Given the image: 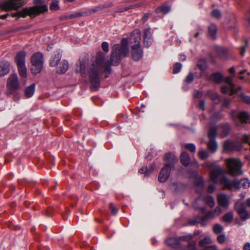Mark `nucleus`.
<instances>
[{
    "label": "nucleus",
    "instance_id": "nucleus-13",
    "mask_svg": "<svg viewBox=\"0 0 250 250\" xmlns=\"http://www.w3.org/2000/svg\"><path fill=\"white\" fill-rule=\"evenodd\" d=\"M143 52L141 45H133L131 47V55L132 59L135 61H138L143 57Z\"/></svg>",
    "mask_w": 250,
    "mask_h": 250
},
{
    "label": "nucleus",
    "instance_id": "nucleus-50",
    "mask_svg": "<svg viewBox=\"0 0 250 250\" xmlns=\"http://www.w3.org/2000/svg\"><path fill=\"white\" fill-rule=\"evenodd\" d=\"M159 10L164 14H167L170 11V7L168 6H163L159 8Z\"/></svg>",
    "mask_w": 250,
    "mask_h": 250
},
{
    "label": "nucleus",
    "instance_id": "nucleus-32",
    "mask_svg": "<svg viewBox=\"0 0 250 250\" xmlns=\"http://www.w3.org/2000/svg\"><path fill=\"white\" fill-rule=\"evenodd\" d=\"M211 240L208 237H206L203 239L201 240L199 243V245L201 249L205 248L208 247V245L211 243Z\"/></svg>",
    "mask_w": 250,
    "mask_h": 250
},
{
    "label": "nucleus",
    "instance_id": "nucleus-29",
    "mask_svg": "<svg viewBox=\"0 0 250 250\" xmlns=\"http://www.w3.org/2000/svg\"><path fill=\"white\" fill-rule=\"evenodd\" d=\"M167 245L170 247H175L180 245L178 238H169L166 240Z\"/></svg>",
    "mask_w": 250,
    "mask_h": 250
},
{
    "label": "nucleus",
    "instance_id": "nucleus-25",
    "mask_svg": "<svg viewBox=\"0 0 250 250\" xmlns=\"http://www.w3.org/2000/svg\"><path fill=\"white\" fill-rule=\"evenodd\" d=\"M180 161L183 165H188L190 163V157L188 154L187 152H183L180 156Z\"/></svg>",
    "mask_w": 250,
    "mask_h": 250
},
{
    "label": "nucleus",
    "instance_id": "nucleus-31",
    "mask_svg": "<svg viewBox=\"0 0 250 250\" xmlns=\"http://www.w3.org/2000/svg\"><path fill=\"white\" fill-rule=\"evenodd\" d=\"M233 213L229 212L223 215L222 217V220L226 223H230L233 220Z\"/></svg>",
    "mask_w": 250,
    "mask_h": 250
},
{
    "label": "nucleus",
    "instance_id": "nucleus-18",
    "mask_svg": "<svg viewBox=\"0 0 250 250\" xmlns=\"http://www.w3.org/2000/svg\"><path fill=\"white\" fill-rule=\"evenodd\" d=\"M204 182L203 177L201 176L197 177L195 180V188L197 192L201 193L204 188Z\"/></svg>",
    "mask_w": 250,
    "mask_h": 250
},
{
    "label": "nucleus",
    "instance_id": "nucleus-7",
    "mask_svg": "<svg viewBox=\"0 0 250 250\" xmlns=\"http://www.w3.org/2000/svg\"><path fill=\"white\" fill-rule=\"evenodd\" d=\"M48 10L46 5H41L26 8L22 11L17 12L18 18L25 17L26 15H37L41 13H43Z\"/></svg>",
    "mask_w": 250,
    "mask_h": 250
},
{
    "label": "nucleus",
    "instance_id": "nucleus-11",
    "mask_svg": "<svg viewBox=\"0 0 250 250\" xmlns=\"http://www.w3.org/2000/svg\"><path fill=\"white\" fill-rule=\"evenodd\" d=\"M7 87L11 91L16 90L20 87L19 78L16 74H11L7 79Z\"/></svg>",
    "mask_w": 250,
    "mask_h": 250
},
{
    "label": "nucleus",
    "instance_id": "nucleus-48",
    "mask_svg": "<svg viewBox=\"0 0 250 250\" xmlns=\"http://www.w3.org/2000/svg\"><path fill=\"white\" fill-rule=\"evenodd\" d=\"M194 76L192 73H189L186 77L185 82L187 83H190L193 80Z\"/></svg>",
    "mask_w": 250,
    "mask_h": 250
},
{
    "label": "nucleus",
    "instance_id": "nucleus-64",
    "mask_svg": "<svg viewBox=\"0 0 250 250\" xmlns=\"http://www.w3.org/2000/svg\"><path fill=\"white\" fill-rule=\"evenodd\" d=\"M202 250H217L216 247L215 246H208L205 248L201 249Z\"/></svg>",
    "mask_w": 250,
    "mask_h": 250
},
{
    "label": "nucleus",
    "instance_id": "nucleus-61",
    "mask_svg": "<svg viewBox=\"0 0 250 250\" xmlns=\"http://www.w3.org/2000/svg\"><path fill=\"white\" fill-rule=\"evenodd\" d=\"M213 211L216 216H219L222 213V210L219 207H216Z\"/></svg>",
    "mask_w": 250,
    "mask_h": 250
},
{
    "label": "nucleus",
    "instance_id": "nucleus-23",
    "mask_svg": "<svg viewBox=\"0 0 250 250\" xmlns=\"http://www.w3.org/2000/svg\"><path fill=\"white\" fill-rule=\"evenodd\" d=\"M207 146L208 150L212 153L215 152L218 148V144L215 139L209 140Z\"/></svg>",
    "mask_w": 250,
    "mask_h": 250
},
{
    "label": "nucleus",
    "instance_id": "nucleus-39",
    "mask_svg": "<svg viewBox=\"0 0 250 250\" xmlns=\"http://www.w3.org/2000/svg\"><path fill=\"white\" fill-rule=\"evenodd\" d=\"M223 230V227L219 224L214 225L213 228V230L216 234L220 233Z\"/></svg>",
    "mask_w": 250,
    "mask_h": 250
},
{
    "label": "nucleus",
    "instance_id": "nucleus-36",
    "mask_svg": "<svg viewBox=\"0 0 250 250\" xmlns=\"http://www.w3.org/2000/svg\"><path fill=\"white\" fill-rule=\"evenodd\" d=\"M192 239V235L190 234L182 236H180L178 238V239L179 240L180 245L181 244L182 242H189Z\"/></svg>",
    "mask_w": 250,
    "mask_h": 250
},
{
    "label": "nucleus",
    "instance_id": "nucleus-35",
    "mask_svg": "<svg viewBox=\"0 0 250 250\" xmlns=\"http://www.w3.org/2000/svg\"><path fill=\"white\" fill-rule=\"evenodd\" d=\"M217 130L215 126H211L209 128L208 136L209 140L215 139L216 135Z\"/></svg>",
    "mask_w": 250,
    "mask_h": 250
},
{
    "label": "nucleus",
    "instance_id": "nucleus-15",
    "mask_svg": "<svg viewBox=\"0 0 250 250\" xmlns=\"http://www.w3.org/2000/svg\"><path fill=\"white\" fill-rule=\"evenodd\" d=\"M26 53L24 51L19 52L15 57V62L17 66L25 65V57Z\"/></svg>",
    "mask_w": 250,
    "mask_h": 250
},
{
    "label": "nucleus",
    "instance_id": "nucleus-34",
    "mask_svg": "<svg viewBox=\"0 0 250 250\" xmlns=\"http://www.w3.org/2000/svg\"><path fill=\"white\" fill-rule=\"evenodd\" d=\"M197 66L202 72H204L207 68V62L204 59H201L197 64Z\"/></svg>",
    "mask_w": 250,
    "mask_h": 250
},
{
    "label": "nucleus",
    "instance_id": "nucleus-16",
    "mask_svg": "<svg viewBox=\"0 0 250 250\" xmlns=\"http://www.w3.org/2000/svg\"><path fill=\"white\" fill-rule=\"evenodd\" d=\"M10 65L8 62L2 61L0 62V77H3L10 72Z\"/></svg>",
    "mask_w": 250,
    "mask_h": 250
},
{
    "label": "nucleus",
    "instance_id": "nucleus-26",
    "mask_svg": "<svg viewBox=\"0 0 250 250\" xmlns=\"http://www.w3.org/2000/svg\"><path fill=\"white\" fill-rule=\"evenodd\" d=\"M35 85L33 84L27 87L25 90L24 95L26 98H30L33 96L35 92Z\"/></svg>",
    "mask_w": 250,
    "mask_h": 250
},
{
    "label": "nucleus",
    "instance_id": "nucleus-57",
    "mask_svg": "<svg viewBox=\"0 0 250 250\" xmlns=\"http://www.w3.org/2000/svg\"><path fill=\"white\" fill-rule=\"evenodd\" d=\"M205 102L204 101L200 100L198 104V107L204 110L205 109Z\"/></svg>",
    "mask_w": 250,
    "mask_h": 250
},
{
    "label": "nucleus",
    "instance_id": "nucleus-52",
    "mask_svg": "<svg viewBox=\"0 0 250 250\" xmlns=\"http://www.w3.org/2000/svg\"><path fill=\"white\" fill-rule=\"evenodd\" d=\"M242 100L246 103L250 104V97L242 94L241 96Z\"/></svg>",
    "mask_w": 250,
    "mask_h": 250
},
{
    "label": "nucleus",
    "instance_id": "nucleus-30",
    "mask_svg": "<svg viewBox=\"0 0 250 250\" xmlns=\"http://www.w3.org/2000/svg\"><path fill=\"white\" fill-rule=\"evenodd\" d=\"M210 80L213 82L219 83L223 80V77L220 73H215L210 76Z\"/></svg>",
    "mask_w": 250,
    "mask_h": 250
},
{
    "label": "nucleus",
    "instance_id": "nucleus-1",
    "mask_svg": "<svg viewBox=\"0 0 250 250\" xmlns=\"http://www.w3.org/2000/svg\"><path fill=\"white\" fill-rule=\"evenodd\" d=\"M110 71L109 62L105 60L103 53L98 52L96 62L90 66L89 70L90 82L93 90H97L100 85L99 73L102 71L109 73Z\"/></svg>",
    "mask_w": 250,
    "mask_h": 250
},
{
    "label": "nucleus",
    "instance_id": "nucleus-8",
    "mask_svg": "<svg viewBox=\"0 0 250 250\" xmlns=\"http://www.w3.org/2000/svg\"><path fill=\"white\" fill-rule=\"evenodd\" d=\"M25 0H7L2 2H0V9L5 11L17 10L20 7L25 4Z\"/></svg>",
    "mask_w": 250,
    "mask_h": 250
},
{
    "label": "nucleus",
    "instance_id": "nucleus-45",
    "mask_svg": "<svg viewBox=\"0 0 250 250\" xmlns=\"http://www.w3.org/2000/svg\"><path fill=\"white\" fill-rule=\"evenodd\" d=\"M211 15L216 19H219L221 17V13L218 9H214L211 12Z\"/></svg>",
    "mask_w": 250,
    "mask_h": 250
},
{
    "label": "nucleus",
    "instance_id": "nucleus-12",
    "mask_svg": "<svg viewBox=\"0 0 250 250\" xmlns=\"http://www.w3.org/2000/svg\"><path fill=\"white\" fill-rule=\"evenodd\" d=\"M243 203L241 201H237L235 204L234 208L237 211L240 217L243 220H246L250 218V215L247 209L243 208Z\"/></svg>",
    "mask_w": 250,
    "mask_h": 250
},
{
    "label": "nucleus",
    "instance_id": "nucleus-24",
    "mask_svg": "<svg viewBox=\"0 0 250 250\" xmlns=\"http://www.w3.org/2000/svg\"><path fill=\"white\" fill-rule=\"evenodd\" d=\"M134 36L132 37V40L134 41L135 43L134 45H140V41L141 40V31L136 29L134 31Z\"/></svg>",
    "mask_w": 250,
    "mask_h": 250
},
{
    "label": "nucleus",
    "instance_id": "nucleus-14",
    "mask_svg": "<svg viewBox=\"0 0 250 250\" xmlns=\"http://www.w3.org/2000/svg\"><path fill=\"white\" fill-rule=\"evenodd\" d=\"M230 198L226 194L220 193L217 195V202L218 205L225 208H228L229 205Z\"/></svg>",
    "mask_w": 250,
    "mask_h": 250
},
{
    "label": "nucleus",
    "instance_id": "nucleus-42",
    "mask_svg": "<svg viewBox=\"0 0 250 250\" xmlns=\"http://www.w3.org/2000/svg\"><path fill=\"white\" fill-rule=\"evenodd\" d=\"M182 68V64L179 62H176L174 64L173 67V73L177 74L179 73Z\"/></svg>",
    "mask_w": 250,
    "mask_h": 250
},
{
    "label": "nucleus",
    "instance_id": "nucleus-44",
    "mask_svg": "<svg viewBox=\"0 0 250 250\" xmlns=\"http://www.w3.org/2000/svg\"><path fill=\"white\" fill-rule=\"evenodd\" d=\"M185 147L192 152H195L196 150L195 146L192 143L187 144L185 146Z\"/></svg>",
    "mask_w": 250,
    "mask_h": 250
},
{
    "label": "nucleus",
    "instance_id": "nucleus-47",
    "mask_svg": "<svg viewBox=\"0 0 250 250\" xmlns=\"http://www.w3.org/2000/svg\"><path fill=\"white\" fill-rule=\"evenodd\" d=\"M211 99L212 101L215 104H217L220 102L219 96L217 93H213L211 95Z\"/></svg>",
    "mask_w": 250,
    "mask_h": 250
},
{
    "label": "nucleus",
    "instance_id": "nucleus-41",
    "mask_svg": "<svg viewBox=\"0 0 250 250\" xmlns=\"http://www.w3.org/2000/svg\"><path fill=\"white\" fill-rule=\"evenodd\" d=\"M198 156L201 160H203L208 158V154L206 151L201 150L198 152Z\"/></svg>",
    "mask_w": 250,
    "mask_h": 250
},
{
    "label": "nucleus",
    "instance_id": "nucleus-22",
    "mask_svg": "<svg viewBox=\"0 0 250 250\" xmlns=\"http://www.w3.org/2000/svg\"><path fill=\"white\" fill-rule=\"evenodd\" d=\"M234 120L235 121L236 119H239L241 123H247L249 120V116L247 113L242 112L240 113L237 116L233 117Z\"/></svg>",
    "mask_w": 250,
    "mask_h": 250
},
{
    "label": "nucleus",
    "instance_id": "nucleus-19",
    "mask_svg": "<svg viewBox=\"0 0 250 250\" xmlns=\"http://www.w3.org/2000/svg\"><path fill=\"white\" fill-rule=\"evenodd\" d=\"M68 67L69 65L68 62L63 60L57 66V71L59 73H64L68 70Z\"/></svg>",
    "mask_w": 250,
    "mask_h": 250
},
{
    "label": "nucleus",
    "instance_id": "nucleus-5",
    "mask_svg": "<svg viewBox=\"0 0 250 250\" xmlns=\"http://www.w3.org/2000/svg\"><path fill=\"white\" fill-rule=\"evenodd\" d=\"M32 64L31 71L34 74L39 73L42 70L43 65V55L42 53H34L31 57Z\"/></svg>",
    "mask_w": 250,
    "mask_h": 250
},
{
    "label": "nucleus",
    "instance_id": "nucleus-6",
    "mask_svg": "<svg viewBox=\"0 0 250 250\" xmlns=\"http://www.w3.org/2000/svg\"><path fill=\"white\" fill-rule=\"evenodd\" d=\"M227 165L229 173L233 175H241L243 173L241 169L242 163L241 161L236 158H229L226 160Z\"/></svg>",
    "mask_w": 250,
    "mask_h": 250
},
{
    "label": "nucleus",
    "instance_id": "nucleus-58",
    "mask_svg": "<svg viewBox=\"0 0 250 250\" xmlns=\"http://www.w3.org/2000/svg\"><path fill=\"white\" fill-rule=\"evenodd\" d=\"M139 173H144L146 175H148L149 172L148 168L146 167H143L139 170Z\"/></svg>",
    "mask_w": 250,
    "mask_h": 250
},
{
    "label": "nucleus",
    "instance_id": "nucleus-55",
    "mask_svg": "<svg viewBox=\"0 0 250 250\" xmlns=\"http://www.w3.org/2000/svg\"><path fill=\"white\" fill-rule=\"evenodd\" d=\"M225 240L226 236L224 234L220 235L217 237V240L219 243H223L225 241Z\"/></svg>",
    "mask_w": 250,
    "mask_h": 250
},
{
    "label": "nucleus",
    "instance_id": "nucleus-63",
    "mask_svg": "<svg viewBox=\"0 0 250 250\" xmlns=\"http://www.w3.org/2000/svg\"><path fill=\"white\" fill-rule=\"evenodd\" d=\"M230 90V87H228L227 86H224L221 88V92L223 94H227L229 90Z\"/></svg>",
    "mask_w": 250,
    "mask_h": 250
},
{
    "label": "nucleus",
    "instance_id": "nucleus-21",
    "mask_svg": "<svg viewBox=\"0 0 250 250\" xmlns=\"http://www.w3.org/2000/svg\"><path fill=\"white\" fill-rule=\"evenodd\" d=\"M151 33L149 29L145 30L144 42L146 47H148L151 43Z\"/></svg>",
    "mask_w": 250,
    "mask_h": 250
},
{
    "label": "nucleus",
    "instance_id": "nucleus-37",
    "mask_svg": "<svg viewBox=\"0 0 250 250\" xmlns=\"http://www.w3.org/2000/svg\"><path fill=\"white\" fill-rule=\"evenodd\" d=\"M50 9L52 11H56L60 8L59 2L57 0H52L50 5Z\"/></svg>",
    "mask_w": 250,
    "mask_h": 250
},
{
    "label": "nucleus",
    "instance_id": "nucleus-53",
    "mask_svg": "<svg viewBox=\"0 0 250 250\" xmlns=\"http://www.w3.org/2000/svg\"><path fill=\"white\" fill-rule=\"evenodd\" d=\"M83 15V14L81 13H76L73 14H70L66 17L67 19H72L81 17Z\"/></svg>",
    "mask_w": 250,
    "mask_h": 250
},
{
    "label": "nucleus",
    "instance_id": "nucleus-54",
    "mask_svg": "<svg viewBox=\"0 0 250 250\" xmlns=\"http://www.w3.org/2000/svg\"><path fill=\"white\" fill-rule=\"evenodd\" d=\"M250 136L247 134L244 135L241 138V139L242 140V142L249 143L250 145Z\"/></svg>",
    "mask_w": 250,
    "mask_h": 250
},
{
    "label": "nucleus",
    "instance_id": "nucleus-51",
    "mask_svg": "<svg viewBox=\"0 0 250 250\" xmlns=\"http://www.w3.org/2000/svg\"><path fill=\"white\" fill-rule=\"evenodd\" d=\"M102 48L103 50L105 52H107L109 51V44L106 42H104L102 44Z\"/></svg>",
    "mask_w": 250,
    "mask_h": 250
},
{
    "label": "nucleus",
    "instance_id": "nucleus-3",
    "mask_svg": "<svg viewBox=\"0 0 250 250\" xmlns=\"http://www.w3.org/2000/svg\"><path fill=\"white\" fill-rule=\"evenodd\" d=\"M164 161L165 162L164 167L161 170L158 176V180L160 182H165L167 180L170 171L174 167L177 159L174 154L168 153L165 155Z\"/></svg>",
    "mask_w": 250,
    "mask_h": 250
},
{
    "label": "nucleus",
    "instance_id": "nucleus-9",
    "mask_svg": "<svg viewBox=\"0 0 250 250\" xmlns=\"http://www.w3.org/2000/svg\"><path fill=\"white\" fill-rule=\"evenodd\" d=\"M242 147V145L239 141H232L227 140L224 143L223 150L225 152L239 151Z\"/></svg>",
    "mask_w": 250,
    "mask_h": 250
},
{
    "label": "nucleus",
    "instance_id": "nucleus-27",
    "mask_svg": "<svg viewBox=\"0 0 250 250\" xmlns=\"http://www.w3.org/2000/svg\"><path fill=\"white\" fill-rule=\"evenodd\" d=\"M217 30V27L214 24H211L208 28V34L212 39H215Z\"/></svg>",
    "mask_w": 250,
    "mask_h": 250
},
{
    "label": "nucleus",
    "instance_id": "nucleus-43",
    "mask_svg": "<svg viewBox=\"0 0 250 250\" xmlns=\"http://www.w3.org/2000/svg\"><path fill=\"white\" fill-rule=\"evenodd\" d=\"M241 187L242 186L244 188H249L250 187V181L248 179H244L241 180Z\"/></svg>",
    "mask_w": 250,
    "mask_h": 250
},
{
    "label": "nucleus",
    "instance_id": "nucleus-10",
    "mask_svg": "<svg viewBox=\"0 0 250 250\" xmlns=\"http://www.w3.org/2000/svg\"><path fill=\"white\" fill-rule=\"evenodd\" d=\"M200 200L204 201L208 205L210 208H213L215 206V201L214 198L211 196H207L206 197H200L197 199L195 200V201L193 204V207L195 209H200V211L203 213L205 212L206 209L204 207H201L198 208L196 206V204L197 202Z\"/></svg>",
    "mask_w": 250,
    "mask_h": 250
},
{
    "label": "nucleus",
    "instance_id": "nucleus-60",
    "mask_svg": "<svg viewBox=\"0 0 250 250\" xmlns=\"http://www.w3.org/2000/svg\"><path fill=\"white\" fill-rule=\"evenodd\" d=\"M248 42L246 41V43H245V45L241 47L240 54H241L242 56L244 55L245 51H246V49L248 47Z\"/></svg>",
    "mask_w": 250,
    "mask_h": 250
},
{
    "label": "nucleus",
    "instance_id": "nucleus-49",
    "mask_svg": "<svg viewBox=\"0 0 250 250\" xmlns=\"http://www.w3.org/2000/svg\"><path fill=\"white\" fill-rule=\"evenodd\" d=\"M109 207L111 210V212L113 214L115 215L117 213L118 209L115 207L113 204L110 203L109 205Z\"/></svg>",
    "mask_w": 250,
    "mask_h": 250
},
{
    "label": "nucleus",
    "instance_id": "nucleus-59",
    "mask_svg": "<svg viewBox=\"0 0 250 250\" xmlns=\"http://www.w3.org/2000/svg\"><path fill=\"white\" fill-rule=\"evenodd\" d=\"M230 102L231 101L229 99H224L222 102V105L224 107H227L229 105Z\"/></svg>",
    "mask_w": 250,
    "mask_h": 250
},
{
    "label": "nucleus",
    "instance_id": "nucleus-56",
    "mask_svg": "<svg viewBox=\"0 0 250 250\" xmlns=\"http://www.w3.org/2000/svg\"><path fill=\"white\" fill-rule=\"evenodd\" d=\"M207 214L208 215V217L209 218V219H214L216 217V214H215L214 212H213V210L208 211L207 213Z\"/></svg>",
    "mask_w": 250,
    "mask_h": 250
},
{
    "label": "nucleus",
    "instance_id": "nucleus-2",
    "mask_svg": "<svg viewBox=\"0 0 250 250\" xmlns=\"http://www.w3.org/2000/svg\"><path fill=\"white\" fill-rule=\"evenodd\" d=\"M203 166L206 167L213 168L210 173V179L214 183H217L219 181L225 188H227L229 189H231L233 188L237 189L241 188V180L235 179L233 181H230L223 175L224 171L221 167L219 166L215 167L214 164L213 163H205Z\"/></svg>",
    "mask_w": 250,
    "mask_h": 250
},
{
    "label": "nucleus",
    "instance_id": "nucleus-4",
    "mask_svg": "<svg viewBox=\"0 0 250 250\" xmlns=\"http://www.w3.org/2000/svg\"><path fill=\"white\" fill-rule=\"evenodd\" d=\"M129 50L127 43L115 44L112 47L111 54L110 63L114 65H118L122 58L126 57Z\"/></svg>",
    "mask_w": 250,
    "mask_h": 250
},
{
    "label": "nucleus",
    "instance_id": "nucleus-46",
    "mask_svg": "<svg viewBox=\"0 0 250 250\" xmlns=\"http://www.w3.org/2000/svg\"><path fill=\"white\" fill-rule=\"evenodd\" d=\"M208 220H209V219L206 214L205 215L201 217L198 222L200 223L202 226H205L206 224V222Z\"/></svg>",
    "mask_w": 250,
    "mask_h": 250
},
{
    "label": "nucleus",
    "instance_id": "nucleus-38",
    "mask_svg": "<svg viewBox=\"0 0 250 250\" xmlns=\"http://www.w3.org/2000/svg\"><path fill=\"white\" fill-rule=\"evenodd\" d=\"M188 246L183 248V250H195V242L192 239L187 242Z\"/></svg>",
    "mask_w": 250,
    "mask_h": 250
},
{
    "label": "nucleus",
    "instance_id": "nucleus-28",
    "mask_svg": "<svg viewBox=\"0 0 250 250\" xmlns=\"http://www.w3.org/2000/svg\"><path fill=\"white\" fill-rule=\"evenodd\" d=\"M17 68L21 77L26 78L27 76V71L25 65L18 66Z\"/></svg>",
    "mask_w": 250,
    "mask_h": 250
},
{
    "label": "nucleus",
    "instance_id": "nucleus-62",
    "mask_svg": "<svg viewBox=\"0 0 250 250\" xmlns=\"http://www.w3.org/2000/svg\"><path fill=\"white\" fill-rule=\"evenodd\" d=\"M215 189V185L214 184H210L208 186V193H212Z\"/></svg>",
    "mask_w": 250,
    "mask_h": 250
},
{
    "label": "nucleus",
    "instance_id": "nucleus-20",
    "mask_svg": "<svg viewBox=\"0 0 250 250\" xmlns=\"http://www.w3.org/2000/svg\"><path fill=\"white\" fill-rule=\"evenodd\" d=\"M61 59V54L60 52H57L51 59L50 62V66L52 67H57V66L60 62Z\"/></svg>",
    "mask_w": 250,
    "mask_h": 250
},
{
    "label": "nucleus",
    "instance_id": "nucleus-17",
    "mask_svg": "<svg viewBox=\"0 0 250 250\" xmlns=\"http://www.w3.org/2000/svg\"><path fill=\"white\" fill-rule=\"evenodd\" d=\"M234 77V75L230 76L227 77L225 81L226 82L230 88V95H233L234 93H236L238 91H239L240 89V87H238L237 89L235 88V84L232 83V79Z\"/></svg>",
    "mask_w": 250,
    "mask_h": 250
},
{
    "label": "nucleus",
    "instance_id": "nucleus-40",
    "mask_svg": "<svg viewBox=\"0 0 250 250\" xmlns=\"http://www.w3.org/2000/svg\"><path fill=\"white\" fill-rule=\"evenodd\" d=\"M229 130V126L228 125H225L223 127V131L220 134L222 138H224L228 135Z\"/></svg>",
    "mask_w": 250,
    "mask_h": 250
},
{
    "label": "nucleus",
    "instance_id": "nucleus-33",
    "mask_svg": "<svg viewBox=\"0 0 250 250\" xmlns=\"http://www.w3.org/2000/svg\"><path fill=\"white\" fill-rule=\"evenodd\" d=\"M86 64L83 61L80 62V68L76 69V72L77 73H81L82 75H85L86 74Z\"/></svg>",
    "mask_w": 250,
    "mask_h": 250
}]
</instances>
